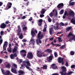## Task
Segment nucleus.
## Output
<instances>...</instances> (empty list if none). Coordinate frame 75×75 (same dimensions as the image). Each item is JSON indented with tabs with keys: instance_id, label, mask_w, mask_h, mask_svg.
Returning a JSON list of instances; mask_svg holds the SVG:
<instances>
[{
	"instance_id": "de8ad7c7",
	"label": "nucleus",
	"mask_w": 75,
	"mask_h": 75,
	"mask_svg": "<svg viewBox=\"0 0 75 75\" xmlns=\"http://www.w3.org/2000/svg\"><path fill=\"white\" fill-rule=\"evenodd\" d=\"M58 39L59 42H62V40H61V38H59Z\"/></svg>"
},
{
	"instance_id": "a18cd8bd",
	"label": "nucleus",
	"mask_w": 75,
	"mask_h": 75,
	"mask_svg": "<svg viewBox=\"0 0 75 75\" xmlns=\"http://www.w3.org/2000/svg\"><path fill=\"white\" fill-rule=\"evenodd\" d=\"M48 22H49V23H51V22L52 21V20H51V19L50 18V17L48 18Z\"/></svg>"
},
{
	"instance_id": "6ab92c4d",
	"label": "nucleus",
	"mask_w": 75,
	"mask_h": 75,
	"mask_svg": "<svg viewBox=\"0 0 75 75\" xmlns=\"http://www.w3.org/2000/svg\"><path fill=\"white\" fill-rule=\"evenodd\" d=\"M42 19H40L38 20V22L39 23L38 24L39 26H41V25H42Z\"/></svg>"
},
{
	"instance_id": "0eeeda50",
	"label": "nucleus",
	"mask_w": 75,
	"mask_h": 75,
	"mask_svg": "<svg viewBox=\"0 0 75 75\" xmlns=\"http://www.w3.org/2000/svg\"><path fill=\"white\" fill-rule=\"evenodd\" d=\"M12 5V3L10 2L8 3L7 6H6L5 10H8L9 8H10L11 7V5Z\"/></svg>"
},
{
	"instance_id": "cd10ccee",
	"label": "nucleus",
	"mask_w": 75,
	"mask_h": 75,
	"mask_svg": "<svg viewBox=\"0 0 75 75\" xmlns=\"http://www.w3.org/2000/svg\"><path fill=\"white\" fill-rule=\"evenodd\" d=\"M51 44H52L53 45H55V46H57V47H60L61 45H59L58 44H55V45L54 44V42H51Z\"/></svg>"
},
{
	"instance_id": "f03ea898",
	"label": "nucleus",
	"mask_w": 75,
	"mask_h": 75,
	"mask_svg": "<svg viewBox=\"0 0 75 75\" xmlns=\"http://www.w3.org/2000/svg\"><path fill=\"white\" fill-rule=\"evenodd\" d=\"M62 71L59 72V74H61V75H70L73 73V72L72 71L67 73V69L64 67H62Z\"/></svg>"
},
{
	"instance_id": "4be33fe9",
	"label": "nucleus",
	"mask_w": 75,
	"mask_h": 75,
	"mask_svg": "<svg viewBox=\"0 0 75 75\" xmlns=\"http://www.w3.org/2000/svg\"><path fill=\"white\" fill-rule=\"evenodd\" d=\"M71 23L73 24H75V18H73L71 20Z\"/></svg>"
},
{
	"instance_id": "0e129e2a",
	"label": "nucleus",
	"mask_w": 75,
	"mask_h": 75,
	"mask_svg": "<svg viewBox=\"0 0 75 75\" xmlns=\"http://www.w3.org/2000/svg\"><path fill=\"white\" fill-rule=\"evenodd\" d=\"M73 38L74 40V41H75V35H74L73 37Z\"/></svg>"
},
{
	"instance_id": "f8f14e48",
	"label": "nucleus",
	"mask_w": 75,
	"mask_h": 75,
	"mask_svg": "<svg viewBox=\"0 0 75 75\" xmlns=\"http://www.w3.org/2000/svg\"><path fill=\"white\" fill-rule=\"evenodd\" d=\"M69 16H72V17H74L75 16V13L73 11H70L69 13Z\"/></svg>"
},
{
	"instance_id": "c756f323",
	"label": "nucleus",
	"mask_w": 75,
	"mask_h": 75,
	"mask_svg": "<svg viewBox=\"0 0 75 75\" xmlns=\"http://www.w3.org/2000/svg\"><path fill=\"white\" fill-rule=\"evenodd\" d=\"M7 51L9 52H12V50H11V47L10 48H8L7 49Z\"/></svg>"
},
{
	"instance_id": "7ed1b4c3",
	"label": "nucleus",
	"mask_w": 75,
	"mask_h": 75,
	"mask_svg": "<svg viewBox=\"0 0 75 75\" xmlns=\"http://www.w3.org/2000/svg\"><path fill=\"white\" fill-rule=\"evenodd\" d=\"M23 64H24V66L26 68L28 69L29 71H33L32 69L29 67H31V64H30L29 61H24L23 62Z\"/></svg>"
},
{
	"instance_id": "680f3d73",
	"label": "nucleus",
	"mask_w": 75,
	"mask_h": 75,
	"mask_svg": "<svg viewBox=\"0 0 75 75\" xmlns=\"http://www.w3.org/2000/svg\"><path fill=\"white\" fill-rule=\"evenodd\" d=\"M33 20V18L30 17V19H29V21H32Z\"/></svg>"
},
{
	"instance_id": "37998d69",
	"label": "nucleus",
	"mask_w": 75,
	"mask_h": 75,
	"mask_svg": "<svg viewBox=\"0 0 75 75\" xmlns=\"http://www.w3.org/2000/svg\"><path fill=\"white\" fill-rule=\"evenodd\" d=\"M15 68H17V66L16 64H13V65Z\"/></svg>"
},
{
	"instance_id": "c9c22d12",
	"label": "nucleus",
	"mask_w": 75,
	"mask_h": 75,
	"mask_svg": "<svg viewBox=\"0 0 75 75\" xmlns=\"http://www.w3.org/2000/svg\"><path fill=\"white\" fill-rule=\"evenodd\" d=\"M49 16H50V17H52L53 16H54V14L53 12H51L49 14Z\"/></svg>"
},
{
	"instance_id": "39448f33",
	"label": "nucleus",
	"mask_w": 75,
	"mask_h": 75,
	"mask_svg": "<svg viewBox=\"0 0 75 75\" xmlns=\"http://www.w3.org/2000/svg\"><path fill=\"white\" fill-rule=\"evenodd\" d=\"M27 58L30 59H31L33 58V54L31 52H29L28 53Z\"/></svg>"
},
{
	"instance_id": "3c124183",
	"label": "nucleus",
	"mask_w": 75,
	"mask_h": 75,
	"mask_svg": "<svg viewBox=\"0 0 75 75\" xmlns=\"http://www.w3.org/2000/svg\"><path fill=\"white\" fill-rule=\"evenodd\" d=\"M2 42H3V40L2 39H0V45H1Z\"/></svg>"
},
{
	"instance_id": "f3484780",
	"label": "nucleus",
	"mask_w": 75,
	"mask_h": 75,
	"mask_svg": "<svg viewBox=\"0 0 75 75\" xmlns=\"http://www.w3.org/2000/svg\"><path fill=\"white\" fill-rule=\"evenodd\" d=\"M11 71L13 73L15 74H17V70L13 68H12L11 69Z\"/></svg>"
},
{
	"instance_id": "c85d7f7f",
	"label": "nucleus",
	"mask_w": 75,
	"mask_h": 75,
	"mask_svg": "<svg viewBox=\"0 0 75 75\" xmlns=\"http://www.w3.org/2000/svg\"><path fill=\"white\" fill-rule=\"evenodd\" d=\"M10 71H9L8 70L6 71V72L4 74L5 75H10Z\"/></svg>"
},
{
	"instance_id": "4c0bfd02",
	"label": "nucleus",
	"mask_w": 75,
	"mask_h": 75,
	"mask_svg": "<svg viewBox=\"0 0 75 75\" xmlns=\"http://www.w3.org/2000/svg\"><path fill=\"white\" fill-rule=\"evenodd\" d=\"M71 55H74L75 54V52L73 51H71L70 52Z\"/></svg>"
},
{
	"instance_id": "58836bf2",
	"label": "nucleus",
	"mask_w": 75,
	"mask_h": 75,
	"mask_svg": "<svg viewBox=\"0 0 75 75\" xmlns=\"http://www.w3.org/2000/svg\"><path fill=\"white\" fill-rule=\"evenodd\" d=\"M18 72L19 74H24V71L21 70L18 71Z\"/></svg>"
},
{
	"instance_id": "2eb2a0df",
	"label": "nucleus",
	"mask_w": 75,
	"mask_h": 75,
	"mask_svg": "<svg viewBox=\"0 0 75 75\" xmlns=\"http://www.w3.org/2000/svg\"><path fill=\"white\" fill-rule=\"evenodd\" d=\"M21 52H22V53L24 52V53H23V54L22 55L23 57H25V56H26V54H27V52L25 50H22L21 51Z\"/></svg>"
},
{
	"instance_id": "b1692460",
	"label": "nucleus",
	"mask_w": 75,
	"mask_h": 75,
	"mask_svg": "<svg viewBox=\"0 0 75 75\" xmlns=\"http://www.w3.org/2000/svg\"><path fill=\"white\" fill-rule=\"evenodd\" d=\"M30 42H32L33 45H34L35 44V42H34V40L33 38H31L30 40Z\"/></svg>"
},
{
	"instance_id": "5fc2aeb1",
	"label": "nucleus",
	"mask_w": 75,
	"mask_h": 75,
	"mask_svg": "<svg viewBox=\"0 0 75 75\" xmlns=\"http://www.w3.org/2000/svg\"><path fill=\"white\" fill-rule=\"evenodd\" d=\"M52 75H59V74L58 73H54L52 74Z\"/></svg>"
},
{
	"instance_id": "72a5a7b5",
	"label": "nucleus",
	"mask_w": 75,
	"mask_h": 75,
	"mask_svg": "<svg viewBox=\"0 0 75 75\" xmlns=\"http://www.w3.org/2000/svg\"><path fill=\"white\" fill-rule=\"evenodd\" d=\"M72 28V27H69L67 28H66V30L67 31H69L70 30H71Z\"/></svg>"
},
{
	"instance_id": "5701e85b",
	"label": "nucleus",
	"mask_w": 75,
	"mask_h": 75,
	"mask_svg": "<svg viewBox=\"0 0 75 75\" xmlns=\"http://www.w3.org/2000/svg\"><path fill=\"white\" fill-rule=\"evenodd\" d=\"M74 34L71 32H70L67 35V37H70L71 36H74Z\"/></svg>"
},
{
	"instance_id": "f257e3e1",
	"label": "nucleus",
	"mask_w": 75,
	"mask_h": 75,
	"mask_svg": "<svg viewBox=\"0 0 75 75\" xmlns=\"http://www.w3.org/2000/svg\"><path fill=\"white\" fill-rule=\"evenodd\" d=\"M41 32L39 31L38 34L37 38L36 40V42L37 45H40V44L42 43V41L41 39H42V38L44 37V35L42 34L41 35Z\"/></svg>"
},
{
	"instance_id": "4468645a",
	"label": "nucleus",
	"mask_w": 75,
	"mask_h": 75,
	"mask_svg": "<svg viewBox=\"0 0 75 75\" xmlns=\"http://www.w3.org/2000/svg\"><path fill=\"white\" fill-rule=\"evenodd\" d=\"M63 7H64V4L62 3L59 4L57 6V8H60L61 9Z\"/></svg>"
},
{
	"instance_id": "7c9ffc66",
	"label": "nucleus",
	"mask_w": 75,
	"mask_h": 75,
	"mask_svg": "<svg viewBox=\"0 0 75 75\" xmlns=\"http://www.w3.org/2000/svg\"><path fill=\"white\" fill-rule=\"evenodd\" d=\"M47 66L45 64L43 66V68L44 69H47Z\"/></svg>"
},
{
	"instance_id": "49530a36",
	"label": "nucleus",
	"mask_w": 75,
	"mask_h": 75,
	"mask_svg": "<svg viewBox=\"0 0 75 75\" xmlns=\"http://www.w3.org/2000/svg\"><path fill=\"white\" fill-rule=\"evenodd\" d=\"M9 23H10V22H9L8 21H7L5 22V23L6 25H7V24H8Z\"/></svg>"
},
{
	"instance_id": "9d476101",
	"label": "nucleus",
	"mask_w": 75,
	"mask_h": 75,
	"mask_svg": "<svg viewBox=\"0 0 75 75\" xmlns=\"http://www.w3.org/2000/svg\"><path fill=\"white\" fill-rule=\"evenodd\" d=\"M49 33L50 35H52V34H54V33H55L54 30H53V28H50L49 29Z\"/></svg>"
},
{
	"instance_id": "e433bc0d",
	"label": "nucleus",
	"mask_w": 75,
	"mask_h": 75,
	"mask_svg": "<svg viewBox=\"0 0 75 75\" xmlns=\"http://www.w3.org/2000/svg\"><path fill=\"white\" fill-rule=\"evenodd\" d=\"M74 4H75V2H70L69 4H70V5L72 6H74Z\"/></svg>"
},
{
	"instance_id": "2f4dec72",
	"label": "nucleus",
	"mask_w": 75,
	"mask_h": 75,
	"mask_svg": "<svg viewBox=\"0 0 75 75\" xmlns=\"http://www.w3.org/2000/svg\"><path fill=\"white\" fill-rule=\"evenodd\" d=\"M42 12H41V14H43L45 13V10L44 9H43L42 10Z\"/></svg>"
},
{
	"instance_id": "052dcab7",
	"label": "nucleus",
	"mask_w": 75,
	"mask_h": 75,
	"mask_svg": "<svg viewBox=\"0 0 75 75\" xmlns=\"http://www.w3.org/2000/svg\"><path fill=\"white\" fill-rule=\"evenodd\" d=\"M22 41H23V42H26V41H27V40H26L25 39H23L22 40Z\"/></svg>"
},
{
	"instance_id": "9b49d317",
	"label": "nucleus",
	"mask_w": 75,
	"mask_h": 75,
	"mask_svg": "<svg viewBox=\"0 0 75 75\" xmlns=\"http://www.w3.org/2000/svg\"><path fill=\"white\" fill-rule=\"evenodd\" d=\"M53 58V55H52L50 56L48 58H47V61L48 62H51V61L52 60V58Z\"/></svg>"
},
{
	"instance_id": "a878e982",
	"label": "nucleus",
	"mask_w": 75,
	"mask_h": 75,
	"mask_svg": "<svg viewBox=\"0 0 75 75\" xmlns=\"http://www.w3.org/2000/svg\"><path fill=\"white\" fill-rule=\"evenodd\" d=\"M19 35V38L20 39H23V33H20V35Z\"/></svg>"
},
{
	"instance_id": "1a4fd4ad",
	"label": "nucleus",
	"mask_w": 75,
	"mask_h": 75,
	"mask_svg": "<svg viewBox=\"0 0 75 75\" xmlns=\"http://www.w3.org/2000/svg\"><path fill=\"white\" fill-rule=\"evenodd\" d=\"M18 30H17V31L18 33V35H20V33H21V28L20 25H18V26L17 28Z\"/></svg>"
},
{
	"instance_id": "bb28decb",
	"label": "nucleus",
	"mask_w": 75,
	"mask_h": 75,
	"mask_svg": "<svg viewBox=\"0 0 75 75\" xmlns=\"http://www.w3.org/2000/svg\"><path fill=\"white\" fill-rule=\"evenodd\" d=\"M6 67L10 69V68H11V65L10 64L8 63L6 65Z\"/></svg>"
},
{
	"instance_id": "423d86ee",
	"label": "nucleus",
	"mask_w": 75,
	"mask_h": 75,
	"mask_svg": "<svg viewBox=\"0 0 75 75\" xmlns=\"http://www.w3.org/2000/svg\"><path fill=\"white\" fill-rule=\"evenodd\" d=\"M64 58H61V57H59L58 61L59 64H61L62 62V65H64Z\"/></svg>"
},
{
	"instance_id": "aec40b11",
	"label": "nucleus",
	"mask_w": 75,
	"mask_h": 75,
	"mask_svg": "<svg viewBox=\"0 0 75 75\" xmlns=\"http://www.w3.org/2000/svg\"><path fill=\"white\" fill-rule=\"evenodd\" d=\"M52 69H55L57 68V66L55 65V64H52Z\"/></svg>"
},
{
	"instance_id": "ea45409f",
	"label": "nucleus",
	"mask_w": 75,
	"mask_h": 75,
	"mask_svg": "<svg viewBox=\"0 0 75 75\" xmlns=\"http://www.w3.org/2000/svg\"><path fill=\"white\" fill-rule=\"evenodd\" d=\"M65 47V45H62L60 47V49L62 50V49H64Z\"/></svg>"
},
{
	"instance_id": "6e6d98bb",
	"label": "nucleus",
	"mask_w": 75,
	"mask_h": 75,
	"mask_svg": "<svg viewBox=\"0 0 75 75\" xmlns=\"http://www.w3.org/2000/svg\"><path fill=\"white\" fill-rule=\"evenodd\" d=\"M65 65L66 67H68V66H69V64H68V62H66Z\"/></svg>"
},
{
	"instance_id": "20e7f679",
	"label": "nucleus",
	"mask_w": 75,
	"mask_h": 75,
	"mask_svg": "<svg viewBox=\"0 0 75 75\" xmlns=\"http://www.w3.org/2000/svg\"><path fill=\"white\" fill-rule=\"evenodd\" d=\"M45 52L44 51L43 52H41V50H38L37 51V55L38 57L40 58V57H42V54H44Z\"/></svg>"
},
{
	"instance_id": "8fccbe9b",
	"label": "nucleus",
	"mask_w": 75,
	"mask_h": 75,
	"mask_svg": "<svg viewBox=\"0 0 75 75\" xmlns=\"http://www.w3.org/2000/svg\"><path fill=\"white\" fill-rule=\"evenodd\" d=\"M75 67V65L74 64L72 65L71 66V68L72 69Z\"/></svg>"
},
{
	"instance_id": "774afa93",
	"label": "nucleus",
	"mask_w": 75,
	"mask_h": 75,
	"mask_svg": "<svg viewBox=\"0 0 75 75\" xmlns=\"http://www.w3.org/2000/svg\"><path fill=\"white\" fill-rule=\"evenodd\" d=\"M22 18L23 19H25V16H23V17H22Z\"/></svg>"
},
{
	"instance_id": "c03bdc74",
	"label": "nucleus",
	"mask_w": 75,
	"mask_h": 75,
	"mask_svg": "<svg viewBox=\"0 0 75 75\" xmlns=\"http://www.w3.org/2000/svg\"><path fill=\"white\" fill-rule=\"evenodd\" d=\"M54 55L55 57H58V54H57V52H55L54 53Z\"/></svg>"
},
{
	"instance_id": "603ef678",
	"label": "nucleus",
	"mask_w": 75,
	"mask_h": 75,
	"mask_svg": "<svg viewBox=\"0 0 75 75\" xmlns=\"http://www.w3.org/2000/svg\"><path fill=\"white\" fill-rule=\"evenodd\" d=\"M27 29V28L26 27H24L23 28V30H26Z\"/></svg>"
},
{
	"instance_id": "4d7b16f0",
	"label": "nucleus",
	"mask_w": 75,
	"mask_h": 75,
	"mask_svg": "<svg viewBox=\"0 0 75 75\" xmlns=\"http://www.w3.org/2000/svg\"><path fill=\"white\" fill-rule=\"evenodd\" d=\"M1 71H2V72L3 74H4L5 73L4 72V70L3 69H1Z\"/></svg>"
},
{
	"instance_id": "473e14b6",
	"label": "nucleus",
	"mask_w": 75,
	"mask_h": 75,
	"mask_svg": "<svg viewBox=\"0 0 75 75\" xmlns=\"http://www.w3.org/2000/svg\"><path fill=\"white\" fill-rule=\"evenodd\" d=\"M59 25L60 27H62V26H64L65 24L62 22H61L59 24Z\"/></svg>"
},
{
	"instance_id": "a19ab883",
	"label": "nucleus",
	"mask_w": 75,
	"mask_h": 75,
	"mask_svg": "<svg viewBox=\"0 0 75 75\" xmlns=\"http://www.w3.org/2000/svg\"><path fill=\"white\" fill-rule=\"evenodd\" d=\"M64 10L62 9L59 12L60 14H62L64 13Z\"/></svg>"
},
{
	"instance_id": "338daca9",
	"label": "nucleus",
	"mask_w": 75,
	"mask_h": 75,
	"mask_svg": "<svg viewBox=\"0 0 75 75\" xmlns=\"http://www.w3.org/2000/svg\"><path fill=\"white\" fill-rule=\"evenodd\" d=\"M3 5V3L1 2H0V6H1Z\"/></svg>"
},
{
	"instance_id": "13d9d810",
	"label": "nucleus",
	"mask_w": 75,
	"mask_h": 75,
	"mask_svg": "<svg viewBox=\"0 0 75 75\" xmlns=\"http://www.w3.org/2000/svg\"><path fill=\"white\" fill-rule=\"evenodd\" d=\"M44 15L40 14V17H41V18H42V17H44Z\"/></svg>"
},
{
	"instance_id": "bf43d9fd",
	"label": "nucleus",
	"mask_w": 75,
	"mask_h": 75,
	"mask_svg": "<svg viewBox=\"0 0 75 75\" xmlns=\"http://www.w3.org/2000/svg\"><path fill=\"white\" fill-rule=\"evenodd\" d=\"M3 33H4L3 31H1L0 33L1 35H3Z\"/></svg>"
},
{
	"instance_id": "ddd939ff",
	"label": "nucleus",
	"mask_w": 75,
	"mask_h": 75,
	"mask_svg": "<svg viewBox=\"0 0 75 75\" xmlns=\"http://www.w3.org/2000/svg\"><path fill=\"white\" fill-rule=\"evenodd\" d=\"M17 57V54L15 53L14 54H11L10 55V57L11 59H13L15 57Z\"/></svg>"
},
{
	"instance_id": "f704fd0d",
	"label": "nucleus",
	"mask_w": 75,
	"mask_h": 75,
	"mask_svg": "<svg viewBox=\"0 0 75 75\" xmlns=\"http://www.w3.org/2000/svg\"><path fill=\"white\" fill-rule=\"evenodd\" d=\"M17 49L16 48H14L12 50V52L13 53H14L15 52H16L17 51Z\"/></svg>"
},
{
	"instance_id": "6e6552de",
	"label": "nucleus",
	"mask_w": 75,
	"mask_h": 75,
	"mask_svg": "<svg viewBox=\"0 0 75 75\" xmlns=\"http://www.w3.org/2000/svg\"><path fill=\"white\" fill-rule=\"evenodd\" d=\"M8 44V43L7 42H5L4 43L3 46V51H5L6 50V48H7V44Z\"/></svg>"
},
{
	"instance_id": "09e8293b",
	"label": "nucleus",
	"mask_w": 75,
	"mask_h": 75,
	"mask_svg": "<svg viewBox=\"0 0 75 75\" xmlns=\"http://www.w3.org/2000/svg\"><path fill=\"white\" fill-rule=\"evenodd\" d=\"M73 40V38H69L68 40V41H69L70 42H71V41H72Z\"/></svg>"
},
{
	"instance_id": "69168bd1",
	"label": "nucleus",
	"mask_w": 75,
	"mask_h": 75,
	"mask_svg": "<svg viewBox=\"0 0 75 75\" xmlns=\"http://www.w3.org/2000/svg\"><path fill=\"white\" fill-rule=\"evenodd\" d=\"M22 61H23V60L22 59H19V62L20 63H22Z\"/></svg>"
},
{
	"instance_id": "393cba45",
	"label": "nucleus",
	"mask_w": 75,
	"mask_h": 75,
	"mask_svg": "<svg viewBox=\"0 0 75 75\" xmlns=\"http://www.w3.org/2000/svg\"><path fill=\"white\" fill-rule=\"evenodd\" d=\"M45 51H46V52H48V53H49L50 54L52 53V50H50L49 49H48L46 50Z\"/></svg>"
},
{
	"instance_id": "412c9836",
	"label": "nucleus",
	"mask_w": 75,
	"mask_h": 75,
	"mask_svg": "<svg viewBox=\"0 0 75 75\" xmlns=\"http://www.w3.org/2000/svg\"><path fill=\"white\" fill-rule=\"evenodd\" d=\"M31 35L32 36V38H34L35 37V32L33 30L31 31Z\"/></svg>"
},
{
	"instance_id": "a211bd4d",
	"label": "nucleus",
	"mask_w": 75,
	"mask_h": 75,
	"mask_svg": "<svg viewBox=\"0 0 75 75\" xmlns=\"http://www.w3.org/2000/svg\"><path fill=\"white\" fill-rule=\"evenodd\" d=\"M6 25L4 23L1 24L0 25V27L1 28H5L6 27Z\"/></svg>"
},
{
	"instance_id": "dca6fc26",
	"label": "nucleus",
	"mask_w": 75,
	"mask_h": 75,
	"mask_svg": "<svg viewBox=\"0 0 75 75\" xmlns=\"http://www.w3.org/2000/svg\"><path fill=\"white\" fill-rule=\"evenodd\" d=\"M53 29L55 30V31H58L59 30V28L58 25L56 24L55 25L53 26Z\"/></svg>"
},
{
	"instance_id": "79ce46f5",
	"label": "nucleus",
	"mask_w": 75,
	"mask_h": 75,
	"mask_svg": "<svg viewBox=\"0 0 75 75\" xmlns=\"http://www.w3.org/2000/svg\"><path fill=\"white\" fill-rule=\"evenodd\" d=\"M47 26L45 27V28L43 29V32H46V31H47Z\"/></svg>"
},
{
	"instance_id": "e2e57ef3",
	"label": "nucleus",
	"mask_w": 75,
	"mask_h": 75,
	"mask_svg": "<svg viewBox=\"0 0 75 75\" xmlns=\"http://www.w3.org/2000/svg\"><path fill=\"white\" fill-rule=\"evenodd\" d=\"M53 39H54V37H52L51 38H50L49 39V40H50V41H52V40H53Z\"/></svg>"
},
{
	"instance_id": "864d4df0",
	"label": "nucleus",
	"mask_w": 75,
	"mask_h": 75,
	"mask_svg": "<svg viewBox=\"0 0 75 75\" xmlns=\"http://www.w3.org/2000/svg\"><path fill=\"white\" fill-rule=\"evenodd\" d=\"M68 13H67V11H65V12L64 13V16H67V15Z\"/></svg>"
}]
</instances>
